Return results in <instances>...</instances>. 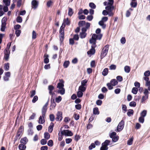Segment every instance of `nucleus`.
I'll list each match as a JSON object with an SVG mask.
<instances>
[{
  "label": "nucleus",
  "instance_id": "obj_1",
  "mask_svg": "<svg viewBox=\"0 0 150 150\" xmlns=\"http://www.w3.org/2000/svg\"><path fill=\"white\" fill-rule=\"evenodd\" d=\"M114 1H108V2L105 1L104 2L105 6H107L105 7V9L108 11V15L109 16H112L114 13L112 12L114 9V7L112 6Z\"/></svg>",
  "mask_w": 150,
  "mask_h": 150
},
{
  "label": "nucleus",
  "instance_id": "obj_2",
  "mask_svg": "<svg viewBox=\"0 0 150 150\" xmlns=\"http://www.w3.org/2000/svg\"><path fill=\"white\" fill-rule=\"evenodd\" d=\"M59 81L60 82L58 83L57 88L59 89L57 92L58 93H60L62 95H64L65 93V90L64 88V81L62 79H59Z\"/></svg>",
  "mask_w": 150,
  "mask_h": 150
},
{
  "label": "nucleus",
  "instance_id": "obj_3",
  "mask_svg": "<svg viewBox=\"0 0 150 150\" xmlns=\"http://www.w3.org/2000/svg\"><path fill=\"white\" fill-rule=\"evenodd\" d=\"M102 36V34L96 35L95 34H93L92 35L91 38L89 40L90 43L91 44L96 43V40L98 39L100 40Z\"/></svg>",
  "mask_w": 150,
  "mask_h": 150
},
{
  "label": "nucleus",
  "instance_id": "obj_4",
  "mask_svg": "<svg viewBox=\"0 0 150 150\" xmlns=\"http://www.w3.org/2000/svg\"><path fill=\"white\" fill-rule=\"evenodd\" d=\"M118 83V82L116 79H113L110 81V83H107L106 85L108 89L110 90L113 88V86H115L117 85Z\"/></svg>",
  "mask_w": 150,
  "mask_h": 150
},
{
  "label": "nucleus",
  "instance_id": "obj_5",
  "mask_svg": "<svg viewBox=\"0 0 150 150\" xmlns=\"http://www.w3.org/2000/svg\"><path fill=\"white\" fill-rule=\"evenodd\" d=\"M24 132V127L22 125L21 126L18 130L17 131V134L15 138L14 139L15 141H16L18 139L20 138V136L22 135Z\"/></svg>",
  "mask_w": 150,
  "mask_h": 150
},
{
  "label": "nucleus",
  "instance_id": "obj_6",
  "mask_svg": "<svg viewBox=\"0 0 150 150\" xmlns=\"http://www.w3.org/2000/svg\"><path fill=\"white\" fill-rule=\"evenodd\" d=\"M109 45L107 44L105 46L103 49L102 53L100 55V59H102L105 57L107 54L108 49Z\"/></svg>",
  "mask_w": 150,
  "mask_h": 150
},
{
  "label": "nucleus",
  "instance_id": "obj_7",
  "mask_svg": "<svg viewBox=\"0 0 150 150\" xmlns=\"http://www.w3.org/2000/svg\"><path fill=\"white\" fill-rule=\"evenodd\" d=\"M48 105V102H47L45 104L42 108V113L43 118H44L45 116V114L47 110V106Z\"/></svg>",
  "mask_w": 150,
  "mask_h": 150
},
{
  "label": "nucleus",
  "instance_id": "obj_8",
  "mask_svg": "<svg viewBox=\"0 0 150 150\" xmlns=\"http://www.w3.org/2000/svg\"><path fill=\"white\" fill-rule=\"evenodd\" d=\"M4 4L6 6L3 8V10L5 12H6L8 11V8L7 6H9L10 4V1H3Z\"/></svg>",
  "mask_w": 150,
  "mask_h": 150
},
{
  "label": "nucleus",
  "instance_id": "obj_9",
  "mask_svg": "<svg viewBox=\"0 0 150 150\" xmlns=\"http://www.w3.org/2000/svg\"><path fill=\"white\" fill-rule=\"evenodd\" d=\"M125 124L124 121L122 120L119 123L117 127V130L118 131L120 132L121 131L123 128Z\"/></svg>",
  "mask_w": 150,
  "mask_h": 150
},
{
  "label": "nucleus",
  "instance_id": "obj_10",
  "mask_svg": "<svg viewBox=\"0 0 150 150\" xmlns=\"http://www.w3.org/2000/svg\"><path fill=\"white\" fill-rule=\"evenodd\" d=\"M110 142V141L109 140H105V141L102 144V146L101 147H103L104 149L106 150H107L108 148L107 146L109 144Z\"/></svg>",
  "mask_w": 150,
  "mask_h": 150
},
{
  "label": "nucleus",
  "instance_id": "obj_11",
  "mask_svg": "<svg viewBox=\"0 0 150 150\" xmlns=\"http://www.w3.org/2000/svg\"><path fill=\"white\" fill-rule=\"evenodd\" d=\"M62 114L61 112L58 111L57 114V117L55 118V120L57 121L62 120Z\"/></svg>",
  "mask_w": 150,
  "mask_h": 150
},
{
  "label": "nucleus",
  "instance_id": "obj_12",
  "mask_svg": "<svg viewBox=\"0 0 150 150\" xmlns=\"http://www.w3.org/2000/svg\"><path fill=\"white\" fill-rule=\"evenodd\" d=\"M59 33H60V41L62 42L64 39V30H59Z\"/></svg>",
  "mask_w": 150,
  "mask_h": 150
},
{
  "label": "nucleus",
  "instance_id": "obj_13",
  "mask_svg": "<svg viewBox=\"0 0 150 150\" xmlns=\"http://www.w3.org/2000/svg\"><path fill=\"white\" fill-rule=\"evenodd\" d=\"M54 89V87L52 85H50L48 86V89L49 91V93L50 95H52V96L55 94V93L53 92Z\"/></svg>",
  "mask_w": 150,
  "mask_h": 150
},
{
  "label": "nucleus",
  "instance_id": "obj_14",
  "mask_svg": "<svg viewBox=\"0 0 150 150\" xmlns=\"http://www.w3.org/2000/svg\"><path fill=\"white\" fill-rule=\"evenodd\" d=\"M39 2L37 1H32L31 2L32 7L34 9H36L38 7Z\"/></svg>",
  "mask_w": 150,
  "mask_h": 150
},
{
  "label": "nucleus",
  "instance_id": "obj_15",
  "mask_svg": "<svg viewBox=\"0 0 150 150\" xmlns=\"http://www.w3.org/2000/svg\"><path fill=\"white\" fill-rule=\"evenodd\" d=\"M64 135L67 136H72L73 134V133L69 130H63Z\"/></svg>",
  "mask_w": 150,
  "mask_h": 150
},
{
  "label": "nucleus",
  "instance_id": "obj_16",
  "mask_svg": "<svg viewBox=\"0 0 150 150\" xmlns=\"http://www.w3.org/2000/svg\"><path fill=\"white\" fill-rule=\"evenodd\" d=\"M49 55L46 53H45L44 56V62L45 63L47 64L49 63V60L48 59Z\"/></svg>",
  "mask_w": 150,
  "mask_h": 150
},
{
  "label": "nucleus",
  "instance_id": "obj_17",
  "mask_svg": "<svg viewBox=\"0 0 150 150\" xmlns=\"http://www.w3.org/2000/svg\"><path fill=\"white\" fill-rule=\"evenodd\" d=\"M62 127H61L60 129V131H61V133L59 132L58 134V140L59 141H61L62 139L63 135H64L63 131H62Z\"/></svg>",
  "mask_w": 150,
  "mask_h": 150
},
{
  "label": "nucleus",
  "instance_id": "obj_18",
  "mask_svg": "<svg viewBox=\"0 0 150 150\" xmlns=\"http://www.w3.org/2000/svg\"><path fill=\"white\" fill-rule=\"evenodd\" d=\"M56 104L55 102L54 99L51 100V104L50 107V109L52 110L56 106Z\"/></svg>",
  "mask_w": 150,
  "mask_h": 150
},
{
  "label": "nucleus",
  "instance_id": "obj_19",
  "mask_svg": "<svg viewBox=\"0 0 150 150\" xmlns=\"http://www.w3.org/2000/svg\"><path fill=\"white\" fill-rule=\"evenodd\" d=\"M28 141V140L26 137H24L21 139V142L22 144L24 145H25L26 144Z\"/></svg>",
  "mask_w": 150,
  "mask_h": 150
},
{
  "label": "nucleus",
  "instance_id": "obj_20",
  "mask_svg": "<svg viewBox=\"0 0 150 150\" xmlns=\"http://www.w3.org/2000/svg\"><path fill=\"white\" fill-rule=\"evenodd\" d=\"M130 5L132 7H136L137 5V3L136 2V1H132L130 3Z\"/></svg>",
  "mask_w": 150,
  "mask_h": 150
},
{
  "label": "nucleus",
  "instance_id": "obj_21",
  "mask_svg": "<svg viewBox=\"0 0 150 150\" xmlns=\"http://www.w3.org/2000/svg\"><path fill=\"white\" fill-rule=\"evenodd\" d=\"M63 22L64 23L65 25H69L70 24V21L69 20V18H64L63 20Z\"/></svg>",
  "mask_w": 150,
  "mask_h": 150
},
{
  "label": "nucleus",
  "instance_id": "obj_22",
  "mask_svg": "<svg viewBox=\"0 0 150 150\" xmlns=\"http://www.w3.org/2000/svg\"><path fill=\"white\" fill-rule=\"evenodd\" d=\"M54 125V124L52 122H51L50 125L48 127V131L49 132L51 133L52 132Z\"/></svg>",
  "mask_w": 150,
  "mask_h": 150
},
{
  "label": "nucleus",
  "instance_id": "obj_23",
  "mask_svg": "<svg viewBox=\"0 0 150 150\" xmlns=\"http://www.w3.org/2000/svg\"><path fill=\"white\" fill-rule=\"evenodd\" d=\"M95 49L91 48L89 51L87 52V54L88 55L93 54H95Z\"/></svg>",
  "mask_w": 150,
  "mask_h": 150
},
{
  "label": "nucleus",
  "instance_id": "obj_24",
  "mask_svg": "<svg viewBox=\"0 0 150 150\" xmlns=\"http://www.w3.org/2000/svg\"><path fill=\"white\" fill-rule=\"evenodd\" d=\"M43 117L42 115V116H40L39 118V120L38 121V123L40 124H42L44 123L45 121L44 119V117L43 118V120H42Z\"/></svg>",
  "mask_w": 150,
  "mask_h": 150
},
{
  "label": "nucleus",
  "instance_id": "obj_25",
  "mask_svg": "<svg viewBox=\"0 0 150 150\" xmlns=\"http://www.w3.org/2000/svg\"><path fill=\"white\" fill-rule=\"evenodd\" d=\"M6 23H1V31H4L6 29Z\"/></svg>",
  "mask_w": 150,
  "mask_h": 150
},
{
  "label": "nucleus",
  "instance_id": "obj_26",
  "mask_svg": "<svg viewBox=\"0 0 150 150\" xmlns=\"http://www.w3.org/2000/svg\"><path fill=\"white\" fill-rule=\"evenodd\" d=\"M86 89V88L85 86H80L79 88V90L81 91L82 92H84Z\"/></svg>",
  "mask_w": 150,
  "mask_h": 150
},
{
  "label": "nucleus",
  "instance_id": "obj_27",
  "mask_svg": "<svg viewBox=\"0 0 150 150\" xmlns=\"http://www.w3.org/2000/svg\"><path fill=\"white\" fill-rule=\"evenodd\" d=\"M133 10V9L132 8H129V10H127L126 11V16L127 17H129L131 15L130 11H132Z\"/></svg>",
  "mask_w": 150,
  "mask_h": 150
},
{
  "label": "nucleus",
  "instance_id": "obj_28",
  "mask_svg": "<svg viewBox=\"0 0 150 150\" xmlns=\"http://www.w3.org/2000/svg\"><path fill=\"white\" fill-rule=\"evenodd\" d=\"M70 64V62L69 61H65L63 64V66L64 68H67L69 66Z\"/></svg>",
  "mask_w": 150,
  "mask_h": 150
},
{
  "label": "nucleus",
  "instance_id": "obj_29",
  "mask_svg": "<svg viewBox=\"0 0 150 150\" xmlns=\"http://www.w3.org/2000/svg\"><path fill=\"white\" fill-rule=\"evenodd\" d=\"M108 70L107 68L104 69L102 72V75L104 76H106L108 74Z\"/></svg>",
  "mask_w": 150,
  "mask_h": 150
},
{
  "label": "nucleus",
  "instance_id": "obj_30",
  "mask_svg": "<svg viewBox=\"0 0 150 150\" xmlns=\"http://www.w3.org/2000/svg\"><path fill=\"white\" fill-rule=\"evenodd\" d=\"M93 113L95 115H98L99 114V112L98 108L96 107L93 108Z\"/></svg>",
  "mask_w": 150,
  "mask_h": 150
},
{
  "label": "nucleus",
  "instance_id": "obj_31",
  "mask_svg": "<svg viewBox=\"0 0 150 150\" xmlns=\"http://www.w3.org/2000/svg\"><path fill=\"white\" fill-rule=\"evenodd\" d=\"M9 68V63L8 62L4 64V69L6 71L8 70Z\"/></svg>",
  "mask_w": 150,
  "mask_h": 150
},
{
  "label": "nucleus",
  "instance_id": "obj_32",
  "mask_svg": "<svg viewBox=\"0 0 150 150\" xmlns=\"http://www.w3.org/2000/svg\"><path fill=\"white\" fill-rule=\"evenodd\" d=\"M134 111L132 109H129L127 112V115L129 116H130L131 115L133 114Z\"/></svg>",
  "mask_w": 150,
  "mask_h": 150
},
{
  "label": "nucleus",
  "instance_id": "obj_33",
  "mask_svg": "<svg viewBox=\"0 0 150 150\" xmlns=\"http://www.w3.org/2000/svg\"><path fill=\"white\" fill-rule=\"evenodd\" d=\"M50 134L47 132H45L44 133V138L47 140L50 139Z\"/></svg>",
  "mask_w": 150,
  "mask_h": 150
},
{
  "label": "nucleus",
  "instance_id": "obj_34",
  "mask_svg": "<svg viewBox=\"0 0 150 150\" xmlns=\"http://www.w3.org/2000/svg\"><path fill=\"white\" fill-rule=\"evenodd\" d=\"M87 34L86 33H84L83 32H81L80 33V36L81 38L83 39L85 38L87 35Z\"/></svg>",
  "mask_w": 150,
  "mask_h": 150
},
{
  "label": "nucleus",
  "instance_id": "obj_35",
  "mask_svg": "<svg viewBox=\"0 0 150 150\" xmlns=\"http://www.w3.org/2000/svg\"><path fill=\"white\" fill-rule=\"evenodd\" d=\"M26 147V146L22 144H19L18 146V148L20 150L25 149Z\"/></svg>",
  "mask_w": 150,
  "mask_h": 150
},
{
  "label": "nucleus",
  "instance_id": "obj_36",
  "mask_svg": "<svg viewBox=\"0 0 150 150\" xmlns=\"http://www.w3.org/2000/svg\"><path fill=\"white\" fill-rule=\"evenodd\" d=\"M138 91V88L136 87H133L132 91V92L133 94H136L137 93Z\"/></svg>",
  "mask_w": 150,
  "mask_h": 150
},
{
  "label": "nucleus",
  "instance_id": "obj_37",
  "mask_svg": "<svg viewBox=\"0 0 150 150\" xmlns=\"http://www.w3.org/2000/svg\"><path fill=\"white\" fill-rule=\"evenodd\" d=\"M133 141V138L132 137L130 139H129L127 141V144L130 145L132 144Z\"/></svg>",
  "mask_w": 150,
  "mask_h": 150
},
{
  "label": "nucleus",
  "instance_id": "obj_38",
  "mask_svg": "<svg viewBox=\"0 0 150 150\" xmlns=\"http://www.w3.org/2000/svg\"><path fill=\"white\" fill-rule=\"evenodd\" d=\"M125 71L127 73H129L130 70V69L129 67L126 66L124 67Z\"/></svg>",
  "mask_w": 150,
  "mask_h": 150
},
{
  "label": "nucleus",
  "instance_id": "obj_39",
  "mask_svg": "<svg viewBox=\"0 0 150 150\" xmlns=\"http://www.w3.org/2000/svg\"><path fill=\"white\" fill-rule=\"evenodd\" d=\"M83 93V92L79 91L77 92V96L79 98H81L82 97Z\"/></svg>",
  "mask_w": 150,
  "mask_h": 150
},
{
  "label": "nucleus",
  "instance_id": "obj_40",
  "mask_svg": "<svg viewBox=\"0 0 150 150\" xmlns=\"http://www.w3.org/2000/svg\"><path fill=\"white\" fill-rule=\"evenodd\" d=\"M49 118L50 120L53 122L54 121L55 119V117L53 114H50L49 115Z\"/></svg>",
  "mask_w": 150,
  "mask_h": 150
},
{
  "label": "nucleus",
  "instance_id": "obj_41",
  "mask_svg": "<svg viewBox=\"0 0 150 150\" xmlns=\"http://www.w3.org/2000/svg\"><path fill=\"white\" fill-rule=\"evenodd\" d=\"M85 23L86 22L85 21H81L79 22L78 23V25H79V27H80L84 25L85 24Z\"/></svg>",
  "mask_w": 150,
  "mask_h": 150
},
{
  "label": "nucleus",
  "instance_id": "obj_42",
  "mask_svg": "<svg viewBox=\"0 0 150 150\" xmlns=\"http://www.w3.org/2000/svg\"><path fill=\"white\" fill-rule=\"evenodd\" d=\"M73 13V11L72 9L70 8H69V11L68 13V14L69 16H71Z\"/></svg>",
  "mask_w": 150,
  "mask_h": 150
},
{
  "label": "nucleus",
  "instance_id": "obj_43",
  "mask_svg": "<svg viewBox=\"0 0 150 150\" xmlns=\"http://www.w3.org/2000/svg\"><path fill=\"white\" fill-rule=\"evenodd\" d=\"M47 145L50 147L52 146L53 145V141L52 140H49L48 142Z\"/></svg>",
  "mask_w": 150,
  "mask_h": 150
},
{
  "label": "nucleus",
  "instance_id": "obj_44",
  "mask_svg": "<svg viewBox=\"0 0 150 150\" xmlns=\"http://www.w3.org/2000/svg\"><path fill=\"white\" fill-rule=\"evenodd\" d=\"M129 105L131 107H135L136 105V103L134 101H132L129 103Z\"/></svg>",
  "mask_w": 150,
  "mask_h": 150
},
{
  "label": "nucleus",
  "instance_id": "obj_45",
  "mask_svg": "<svg viewBox=\"0 0 150 150\" xmlns=\"http://www.w3.org/2000/svg\"><path fill=\"white\" fill-rule=\"evenodd\" d=\"M148 97L144 96L142 97L141 100V103H144L145 101L148 98Z\"/></svg>",
  "mask_w": 150,
  "mask_h": 150
},
{
  "label": "nucleus",
  "instance_id": "obj_46",
  "mask_svg": "<svg viewBox=\"0 0 150 150\" xmlns=\"http://www.w3.org/2000/svg\"><path fill=\"white\" fill-rule=\"evenodd\" d=\"M30 93L31 94L30 97L32 98L35 95L36 93V91L35 90H33L32 91H31L30 92Z\"/></svg>",
  "mask_w": 150,
  "mask_h": 150
},
{
  "label": "nucleus",
  "instance_id": "obj_47",
  "mask_svg": "<svg viewBox=\"0 0 150 150\" xmlns=\"http://www.w3.org/2000/svg\"><path fill=\"white\" fill-rule=\"evenodd\" d=\"M122 109L124 111L125 113L127 111L126 105H125L122 104Z\"/></svg>",
  "mask_w": 150,
  "mask_h": 150
},
{
  "label": "nucleus",
  "instance_id": "obj_48",
  "mask_svg": "<svg viewBox=\"0 0 150 150\" xmlns=\"http://www.w3.org/2000/svg\"><path fill=\"white\" fill-rule=\"evenodd\" d=\"M88 81L86 79L82 81L81 82V86H86V84L87 83Z\"/></svg>",
  "mask_w": 150,
  "mask_h": 150
},
{
  "label": "nucleus",
  "instance_id": "obj_49",
  "mask_svg": "<svg viewBox=\"0 0 150 150\" xmlns=\"http://www.w3.org/2000/svg\"><path fill=\"white\" fill-rule=\"evenodd\" d=\"M116 79L117 81L120 82H121L123 80V78L120 76H117L116 77Z\"/></svg>",
  "mask_w": 150,
  "mask_h": 150
},
{
  "label": "nucleus",
  "instance_id": "obj_50",
  "mask_svg": "<svg viewBox=\"0 0 150 150\" xmlns=\"http://www.w3.org/2000/svg\"><path fill=\"white\" fill-rule=\"evenodd\" d=\"M47 139H42L40 141V143L42 145L45 144L47 143Z\"/></svg>",
  "mask_w": 150,
  "mask_h": 150
},
{
  "label": "nucleus",
  "instance_id": "obj_51",
  "mask_svg": "<svg viewBox=\"0 0 150 150\" xmlns=\"http://www.w3.org/2000/svg\"><path fill=\"white\" fill-rule=\"evenodd\" d=\"M112 138V141L113 142H115L117 141L119 139V137L118 136H115Z\"/></svg>",
  "mask_w": 150,
  "mask_h": 150
},
{
  "label": "nucleus",
  "instance_id": "obj_52",
  "mask_svg": "<svg viewBox=\"0 0 150 150\" xmlns=\"http://www.w3.org/2000/svg\"><path fill=\"white\" fill-rule=\"evenodd\" d=\"M16 21L18 23H21L22 21V18L21 16H18L17 18Z\"/></svg>",
  "mask_w": 150,
  "mask_h": 150
},
{
  "label": "nucleus",
  "instance_id": "obj_53",
  "mask_svg": "<svg viewBox=\"0 0 150 150\" xmlns=\"http://www.w3.org/2000/svg\"><path fill=\"white\" fill-rule=\"evenodd\" d=\"M116 65L114 64H111L109 67L110 69V70H115L116 69Z\"/></svg>",
  "mask_w": 150,
  "mask_h": 150
},
{
  "label": "nucleus",
  "instance_id": "obj_54",
  "mask_svg": "<svg viewBox=\"0 0 150 150\" xmlns=\"http://www.w3.org/2000/svg\"><path fill=\"white\" fill-rule=\"evenodd\" d=\"M147 111L146 110H143L141 113V116L144 117L146 114Z\"/></svg>",
  "mask_w": 150,
  "mask_h": 150
},
{
  "label": "nucleus",
  "instance_id": "obj_55",
  "mask_svg": "<svg viewBox=\"0 0 150 150\" xmlns=\"http://www.w3.org/2000/svg\"><path fill=\"white\" fill-rule=\"evenodd\" d=\"M21 33V31L20 30H16L15 34L17 37H18L20 35V34Z\"/></svg>",
  "mask_w": 150,
  "mask_h": 150
},
{
  "label": "nucleus",
  "instance_id": "obj_56",
  "mask_svg": "<svg viewBox=\"0 0 150 150\" xmlns=\"http://www.w3.org/2000/svg\"><path fill=\"white\" fill-rule=\"evenodd\" d=\"M144 75L146 76H149L150 75V71L149 70L146 71L144 73Z\"/></svg>",
  "mask_w": 150,
  "mask_h": 150
},
{
  "label": "nucleus",
  "instance_id": "obj_57",
  "mask_svg": "<svg viewBox=\"0 0 150 150\" xmlns=\"http://www.w3.org/2000/svg\"><path fill=\"white\" fill-rule=\"evenodd\" d=\"M96 147L95 144L93 143H92L91 144V145L89 146L88 147L89 150H91L93 148H94Z\"/></svg>",
  "mask_w": 150,
  "mask_h": 150
},
{
  "label": "nucleus",
  "instance_id": "obj_58",
  "mask_svg": "<svg viewBox=\"0 0 150 150\" xmlns=\"http://www.w3.org/2000/svg\"><path fill=\"white\" fill-rule=\"evenodd\" d=\"M36 33L34 30L33 31L32 34V38L33 39H35L36 38Z\"/></svg>",
  "mask_w": 150,
  "mask_h": 150
},
{
  "label": "nucleus",
  "instance_id": "obj_59",
  "mask_svg": "<svg viewBox=\"0 0 150 150\" xmlns=\"http://www.w3.org/2000/svg\"><path fill=\"white\" fill-rule=\"evenodd\" d=\"M62 99V97L61 96H58V97L56 98V101L58 103L61 101Z\"/></svg>",
  "mask_w": 150,
  "mask_h": 150
},
{
  "label": "nucleus",
  "instance_id": "obj_60",
  "mask_svg": "<svg viewBox=\"0 0 150 150\" xmlns=\"http://www.w3.org/2000/svg\"><path fill=\"white\" fill-rule=\"evenodd\" d=\"M53 2L51 1H49L47 2V6L48 7H50L51 5L52 4Z\"/></svg>",
  "mask_w": 150,
  "mask_h": 150
},
{
  "label": "nucleus",
  "instance_id": "obj_61",
  "mask_svg": "<svg viewBox=\"0 0 150 150\" xmlns=\"http://www.w3.org/2000/svg\"><path fill=\"white\" fill-rule=\"evenodd\" d=\"M38 98L37 96H35L32 100V102L33 103H35L38 100Z\"/></svg>",
  "mask_w": 150,
  "mask_h": 150
},
{
  "label": "nucleus",
  "instance_id": "obj_62",
  "mask_svg": "<svg viewBox=\"0 0 150 150\" xmlns=\"http://www.w3.org/2000/svg\"><path fill=\"white\" fill-rule=\"evenodd\" d=\"M89 5V6L92 8L95 9L96 8V6L93 3H90Z\"/></svg>",
  "mask_w": 150,
  "mask_h": 150
},
{
  "label": "nucleus",
  "instance_id": "obj_63",
  "mask_svg": "<svg viewBox=\"0 0 150 150\" xmlns=\"http://www.w3.org/2000/svg\"><path fill=\"white\" fill-rule=\"evenodd\" d=\"M75 108L77 110H80L81 108V105L80 104H77L75 105Z\"/></svg>",
  "mask_w": 150,
  "mask_h": 150
},
{
  "label": "nucleus",
  "instance_id": "obj_64",
  "mask_svg": "<svg viewBox=\"0 0 150 150\" xmlns=\"http://www.w3.org/2000/svg\"><path fill=\"white\" fill-rule=\"evenodd\" d=\"M116 133L115 132H113L111 133L110 135V137L111 138H112L115 136H116Z\"/></svg>",
  "mask_w": 150,
  "mask_h": 150
}]
</instances>
